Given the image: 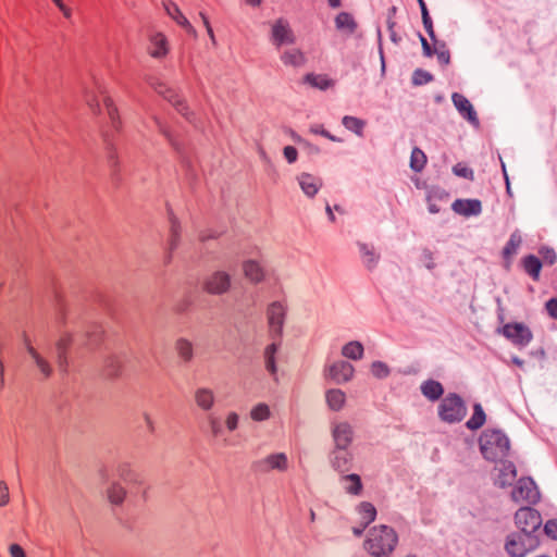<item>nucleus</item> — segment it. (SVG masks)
<instances>
[{"instance_id": "obj_26", "label": "nucleus", "mask_w": 557, "mask_h": 557, "mask_svg": "<svg viewBox=\"0 0 557 557\" xmlns=\"http://www.w3.org/2000/svg\"><path fill=\"white\" fill-rule=\"evenodd\" d=\"M97 94H100L103 97L107 96L104 88L100 84L96 83L95 84V88L84 87V90H83L84 100H85L87 107L95 114H99L100 111H101L100 110V103H99V100L97 98Z\"/></svg>"}, {"instance_id": "obj_53", "label": "nucleus", "mask_w": 557, "mask_h": 557, "mask_svg": "<svg viewBox=\"0 0 557 557\" xmlns=\"http://www.w3.org/2000/svg\"><path fill=\"white\" fill-rule=\"evenodd\" d=\"M453 172L454 174H456L457 176H460V177H463V178H469V180H472L473 178V171L471 169H469L466 164L463 163H457L454 168H453Z\"/></svg>"}, {"instance_id": "obj_28", "label": "nucleus", "mask_w": 557, "mask_h": 557, "mask_svg": "<svg viewBox=\"0 0 557 557\" xmlns=\"http://www.w3.org/2000/svg\"><path fill=\"white\" fill-rule=\"evenodd\" d=\"M116 475L125 483L140 485V475L132 468L128 462H120L115 468Z\"/></svg>"}, {"instance_id": "obj_1", "label": "nucleus", "mask_w": 557, "mask_h": 557, "mask_svg": "<svg viewBox=\"0 0 557 557\" xmlns=\"http://www.w3.org/2000/svg\"><path fill=\"white\" fill-rule=\"evenodd\" d=\"M398 536L395 530L387 525H376L370 529L364 548L374 557L389 555L396 547Z\"/></svg>"}, {"instance_id": "obj_40", "label": "nucleus", "mask_w": 557, "mask_h": 557, "mask_svg": "<svg viewBox=\"0 0 557 557\" xmlns=\"http://www.w3.org/2000/svg\"><path fill=\"white\" fill-rule=\"evenodd\" d=\"M249 417L255 422L267 421L271 418L270 407L265 403H258L250 409Z\"/></svg>"}, {"instance_id": "obj_60", "label": "nucleus", "mask_w": 557, "mask_h": 557, "mask_svg": "<svg viewBox=\"0 0 557 557\" xmlns=\"http://www.w3.org/2000/svg\"><path fill=\"white\" fill-rule=\"evenodd\" d=\"M546 309L548 313L557 319V298H553L546 302Z\"/></svg>"}, {"instance_id": "obj_41", "label": "nucleus", "mask_w": 557, "mask_h": 557, "mask_svg": "<svg viewBox=\"0 0 557 557\" xmlns=\"http://www.w3.org/2000/svg\"><path fill=\"white\" fill-rule=\"evenodd\" d=\"M485 419L486 417L483 407L480 404H476L474 405V412L467 421L466 426L472 431L478 430L484 424Z\"/></svg>"}, {"instance_id": "obj_37", "label": "nucleus", "mask_w": 557, "mask_h": 557, "mask_svg": "<svg viewBox=\"0 0 557 557\" xmlns=\"http://www.w3.org/2000/svg\"><path fill=\"white\" fill-rule=\"evenodd\" d=\"M336 28L339 30H346L348 34L355 33L357 28V23L354 20L352 15L347 12H341L335 17Z\"/></svg>"}, {"instance_id": "obj_9", "label": "nucleus", "mask_w": 557, "mask_h": 557, "mask_svg": "<svg viewBox=\"0 0 557 557\" xmlns=\"http://www.w3.org/2000/svg\"><path fill=\"white\" fill-rule=\"evenodd\" d=\"M495 466L493 469V480L494 484L499 487H506L510 485L516 476H517V470L515 465L506 460L505 457L495 458L494 459Z\"/></svg>"}, {"instance_id": "obj_52", "label": "nucleus", "mask_w": 557, "mask_h": 557, "mask_svg": "<svg viewBox=\"0 0 557 557\" xmlns=\"http://www.w3.org/2000/svg\"><path fill=\"white\" fill-rule=\"evenodd\" d=\"M71 343V337L70 336H64V337H61L58 343H57V348H58V351H59V362H60V367H63V363H64V354H65V350L66 348L69 347Z\"/></svg>"}, {"instance_id": "obj_35", "label": "nucleus", "mask_w": 557, "mask_h": 557, "mask_svg": "<svg viewBox=\"0 0 557 557\" xmlns=\"http://www.w3.org/2000/svg\"><path fill=\"white\" fill-rule=\"evenodd\" d=\"M342 356L351 359L360 360L363 357L364 348L363 345L358 341H351L342 347Z\"/></svg>"}, {"instance_id": "obj_56", "label": "nucleus", "mask_w": 557, "mask_h": 557, "mask_svg": "<svg viewBox=\"0 0 557 557\" xmlns=\"http://www.w3.org/2000/svg\"><path fill=\"white\" fill-rule=\"evenodd\" d=\"M154 122L158 126L159 132L169 140V143L175 147V143L172 138V135L170 134L169 129L163 125V123L158 119L154 117Z\"/></svg>"}, {"instance_id": "obj_49", "label": "nucleus", "mask_w": 557, "mask_h": 557, "mask_svg": "<svg viewBox=\"0 0 557 557\" xmlns=\"http://www.w3.org/2000/svg\"><path fill=\"white\" fill-rule=\"evenodd\" d=\"M307 81L310 83L311 86L317 87L319 89H327L332 86V82L322 75H308Z\"/></svg>"}, {"instance_id": "obj_21", "label": "nucleus", "mask_w": 557, "mask_h": 557, "mask_svg": "<svg viewBox=\"0 0 557 557\" xmlns=\"http://www.w3.org/2000/svg\"><path fill=\"white\" fill-rule=\"evenodd\" d=\"M451 100L458 112L471 124L478 125L479 120L471 102L461 94L454 92Z\"/></svg>"}, {"instance_id": "obj_2", "label": "nucleus", "mask_w": 557, "mask_h": 557, "mask_svg": "<svg viewBox=\"0 0 557 557\" xmlns=\"http://www.w3.org/2000/svg\"><path fill=\"white\" fill-rule=\"evenodd\" d=\"M468 409L463 399L449 393L440 403L437 408L438 417L442 421L453 424L462 421L467 416Z\"/></svg>"}, {"instance_id": "obj_7", "label": "nucleus", "mask_w": 557, "mask_h": 557, "mask_svg": "<svg viewBox=\"0 0 557 557\" xmlns=\"http://www.w3.org/2000/svg\"><path fill=\"white\" fill-rule=\"evenodd\" d=\"M515 523L524 535H535L542 524L540 512L531 507H521L515 515Z\"/></svg>"}, {"instance_id": "obj_24", "label": "nucleus", "mask_w": 557, "mask_h": 557, "mask_svg": "<svg viewBox=\"0 0 557 557\" xmlns=\"http://www.w3.org/2000/svg\"><path fill=\"white\" fill-rule=\"evenodd\" d=\"M25 347L33 359L34 363L36 364L38 371L42 374L45 379H48L52 374V367L50 362L42 357L29 343L27 338H25Z\"/></svg>"}, {"instance_id": "obj_25", "label": "nucleus", "mask_w": 557, "mask_h": 557, "mask_svg": "<svg viewBox=\"0 0 557 557\" xmlns=\"http://www.w3.org/2000/svg\"><path fill=\"white\" fill-rule=\"evenodd\" d=\"M297 181L299 183L301 190L308 197H313L322 186V181L319 177L309 173H301L297 177Z\"/></svg>"}, {"instance_id": "obj_20", "label": "nucleus", "mask_w": 557, "mask_h": 557, "mask_svg": "<svg viewBox=\"0 0 557 557\" xmlns=\"http://www.w3.org/2000/svg\"><path fill=\"white\" fill-rule=\"evenodd\" d=\"M451 209L455 213L469 218L482 212V203L476 199H457L453 202Z\"/></svg>"}, {"instance_id": "obj_18", "label": "nucleus", "mask_w": 557, "mask_h": 557, "mask_svg": "<svg viewBox=\"0 0 557 557\" xmlns=\"http://www.w3.org/2000/svg\"><path fill=\"white\" fill-rule=\"evenodd\" d=\"M193 397L197 408L205 412L211 411L216 403L214 391L206 386L197 387Z\"/></svg>"}, {"instance_id": "obj_38", "label": "nucleus", "mask_w": 557, "mask_h": 557, "mask_svg": "<svg viewBox=\"0 0 557 557\" xmlns=\"http://www.w3.org/2000/svg\"><path fill=\"white\" fill-rule=\"evenodd\" d=\"M522 243V237L519 234V232H513L510 235V238L506 246L503 249V256L507 261H510V259L517 253L520 245Z\"/></svg>"}, {"instance_id": "obj_64", "label": "nucleus", "mask_w": 557, "mask_h": 557, "mask_svg": "<svg viewBox=\"0 0 557 557\" xmlns=\"http://www.w3.org/2000/svg\"><path fill=\"white\" fill-rule=\"evenodd\" d=\"M310 132L315 135L329 136V132L322 125L315 124L310 127Z\"/></svg>"}, {"instance_id": "obj_4", "label": "nucleus", "mask_w": 557, "mask_h": 557, "mask_svg": "<svg viewBox=\"0 0 557 557\" xmlns=\"http://www.w3.org/2000/svg\"><path fill=\"white\" fill-rule=\"evenodd\" d=\"M537 546L536 535H524L518 532L508 535L505 543V549L510 557H524Z\"/></svg>"}, {"instance_id": "obj_23", "label": "nucleus", "mask_w": 557, "mask_h": 557, "mask_svg": "<svg viewBox=\"0 0 557 557\" xmlns=\"http://www.w3.org/2000/svg\"><path fill=\"white\" fill-rule=\"evenodd\" d=\"M281 348V339H273V343L265 346L263 350L264 367L271 375L277 372L276 355Z\"/></svg>"}, {"instance_id": "obj_17", "label": "nucleus", "mask_w": 557, "mask_h": 557, "mask_svg": "<svg viewBox=\"0 0 557 557\" xmlns=\"http://www.w3.org/2000/svg\"><path fill=\"white\" fill-rule=\"evenodd\" d=\"M150 85L160 96L170 101L182 115L189 117L188 107L171 88L161 82H152Z\"/></svg>"}, {"instance_id": "obj_50", "label": "nucleus", "mask_w": 557, "mask_h": 557, "mask_svg": "<svg viewBox=\"0 0 557 557\" xmlns=\"http://www.w3.org/2000/svg\"><path fill=\"white\" fill-rule=\"evenodd\" d=\"M239 414L235 411H228L225 416V420H224V423H225V428L227 429V431L230 432H234L235 430H237L238 425H239Z\"/></svg>"}, {"instance_id": "obj_44", "label": "nucleus", "mask_w": 557, "mask_h": 557, "mask_svg": "<svg viewBox=\"0 0 557 557\" xmlns=\"http://www.w3.org/2000/svg\"><path fill=\"white\" fill-rule=\"evenodd\" d=\"M170 221H171V228H170L171 237H170L169 246H170V250L173 251L177 248V246L180 244L181 224L175 216H172Z\"/></svg>"}, {"instance_id": "obj_62", "label": "nucleus", "mask_w": 557, "mask_h": 557, "mask_svg": "<svg viewBox=\"0 0 557 557\" xmlns=\"http://www.w3.org/2000/svg\"><path fill=\"white\" fill-rule=\"evenodd\" d=\"M544 261L548 264H554L557 260V255L553 249H546L543 255Z\"/></svg>"}, {"instance_id": "obj_61", "label": "nucleus", "mask_w": 557, "mask_h": 557, "mask_svg": "<svg viewBox=\"0 0 557 557\" xmlns=\"http://www.w3.org/2000/svg\"><path fill=\"white\" fill-rule=\"evenodd\" d=\"M9 550L12 557H26L24 549L18 544H12Z\"/></svg>"}, {"instance_id": "obj_13", "label": "nucleus", "mask_w": 557, "mask_h": 557, "mask_svg": "<svg viewBox=\"0 0 557 557\" xmlns=\"http://www.w3.org/2000/svg\"><path fill=\"white\" fill-rule=\"evenodd\" d=\"M325 375L337 384L349 382L355 374L352 364L345 360H337L325 368Z\"/></svg>"}, {"instance_id": "obj_58", "label": "nucleus", "mask_w": 557, "mask_h": 557, "mask_svg": "<svg viewBox=\"0 0 557 557\" xmlns=\"http://www.w3.org/2000/svg\"><path fill=\"white\" fill-rule=\"evenodd\" d=\"M423 26L432 40H435L433 23L430 15L422 17Z\"/></svg>"}, {"instance_id": "obj_6", "label": "nucleus", "mask_w": 557, "mask_h": 557, "mask_svg": "<svg viewBox=\"0 0 557 557\" xmlns=\"http://www.w3.org/2000/svg\"><path fill=\"white\" fill-rule=\"evenodd\" d=\"M232 276L228 272L216 270L207 275L202 282V289L209 295L221 296L231 290Z\"/></svg>"}, {"instance_id": "obj_8", "label": "nucleus", "mask_w": 557, "mask_h": 557, "mask_svg": "<svg viewBox=\"0 0 557 557\" xmlns=\"http://www.w3.org/2000/svg\"><path fill=\"white\" fill-rule=\"evenodd\" d=\"M333 448H349L355 438L352 425L343 420H335L330 426Z\"/></svg>"}, {"instance_id": "obj_42", "label": "nucleus", "mask_w": 557, "mask_h": 557, "mask_svg": "<svg viewBox=\"0 0 557 557\" xmlns=\"http://www.w3.org/2000/svg\"><path fill=\"white\" fill-rule=\"evenodd\" d=\"M343 125L354 132L358 136L363 135V128L366 126V122L359 117L345 115L342 120Z\"/></svg>"}, {"instance_id": "obj_48", "label": "nucleus", "mask_w": 557, "mask_h": 557, "mask_svg": "<svg viewBox=\"0 0 557 557\" xmlns=\"http://www.w3.org/2000/svg\"><path fill=\"white\" fill-rule=\"evenodd\" d=\"M411 79L414 86H421L432 82L433 75L424 70L417 69L413 72Z\"/></svg>"}, {"instance_id": "obj_14", "label": "nucleus", "mask_w": 557, "mask_h": 557, "mask_svg": "<svg viewBox=\"0 0 557 557\" xmlns=\"http://www.w3.org/2000/svg\"><path fill=\"white\" fill-rule=\"evenodd\" d=\"M169 52L170 45L166 36L160 32L151 33L148 37L147 53L156 60H162Z\"/></svg>"}, {"instance_id": "obj_46", "label": "nucleus", "mask_w": 557, "mask_h": 557, "mask_svg": "<svg viewBox=\"0 0 557 557\" xmlns=\"http://www.w3.org/2000/svg\"><path fill=\"white\" fill-rule=\"evenodd\" d=\"M207 424L212 437L218 438L223 433L221 420L218 416L209 413L207 416Z\"/></svg>"}, {"instance_id": "obj_51", "label": "nucleus", "mask_w": 557, "mask_h": 557, "mask_svg": "<svg viewBox=\"0 0 557 557\" xmlns=\"http://www.w3.org/2000/svg\"><path fill=\"white\" fill-rule=\"evenodd\" d=\"M106 369L110 376H115L120 373L121 362L117 357L111 356L106 360Z\"/></svg>"}, {"instance_id": "obj_54", "label": "nucleus", "mask_w": 557, "mask_h": 557, "mask_svg": "<svg viewBox=\"0 0 557 557\" xmlns=\"http://www.w3.org/2000/svg\"><path fill=\"white\" fill-rule=\"evenodd\" d=\"M283 154L288 163H295L298 158V151L293 146H286L283 149Z\"/></svg>"}, {"instance_id": "obj_31", "label": "nucleus", "mask_w": 557, "mask_h": 557, "mask_svg": "<svg viewBox=\"0 0 557 557\" xmlns=\"http://www.w3.org/2000/svg\"><path fill=\"white\" fill-rule=\"evenodd\" d=\"M107 498L111 505L121 506L127 496V491L121 483L113 481L107 488Z\"/></svg>"}, {"instance_id": "obj_34", "label": "nucleus", "mask_w": 557, "mask_h": 557, "mask_svg": "<svg viewBox=\"0 0 557 557\" xmlns=\"http://www.w3.org/2000/svg\"><path fill=\"white\" fill-rule=\"evenodd\" d=\"M359 251L361 253L362 262L363 264L369 269L373 270L380 259V255L374 251V248L372 246H369L364 243L358 244Z\"/></svg>"}, {"instance_id": "obj_11", "label": "nucleus", "mask_w": 557, "mask_h": 557, "mask_svg": "<svg viewBox=\"0 0 557 557\" xmlns=\"http://www.w3.org/2000/svg\"><path fill=\"white\" fill-rule=\"evenodd\" d=\"M329 463L337 473L346 474L352 469L354 454L349 448H332L329 454Z\"/></svg>"}, {"instance_id": "obj_36", "label": "nucleus", "mask_w": 557, "mask_h": 557, "mask_svg": "<svg viewBox=\"0 0 557 557\" xmlns=\"http://www.w3.org/2000/svg\"><path fill=\"white\" fill-rule=\"evenodd\" d=\"M522 263H523L524 271L533 280H535V281L539 280L540 272H541V269H542L541 260L537 257L533 256V255H529V256L523 258Z\"/></svg>"}, {"instance_id": "obj_19", "label": "nucleus", "mask_w": 557, "mask_h": 557, "mask_svg": "<svg viewBox=\"0 0 557 557\" xmlns=\"http://www.w3.org/2000/svg\"><path fill=\"white\" fill-rule=\"evenodd\" d=\"M245 278L252 284H260L265 280V270L261 263L255 259H247L242 264Z\"/></svg>"}, {"instance_id": "obj_59", "label": "nucleus", "mask_w": 557, "mask_h": 557, "mask_svg": "<svg viewBox=\"0 0 557 557\" xmlns=\"http://www.w3.org/2000/svg\"><path fill=\"white\" fill-rule=\"evenodd\" d=\"M436 57L437 61L443 65H447L450 62V54L445 46H443V51H437Z\"/></svg>"}, {"instance_id": "obj_30", "label": "nucleus", "mask_w": 557, "mask_h": 557, "mask_svg": "<svg viewBox=\"0 0 557 557\" xmlns=\"http://www.w3.org/2000/svg\"><path fill=\"white\" fill-rule=\"evenodd\" d=\"M325 401L332 411H341L346 404V394L339 388H331L325 392Z\"/></svg>"}, {"instance_id": "obj_5", "label": "nucleus", "mask_w": 557, "mask_h": 557, "mask_svg": "<svg viewBox=\"0 0 557 557\" xmlns=\"http://www.w3.org/2000/svg\"><path fill=\"white\" fill-rule=\"evenodd\" d=\"M270 41L280 49L283 46L294 45L296 42V35L289 22L280 17L270 23Z\"/></svg>"}, {"instance_id": "obj_45", "label": "nucleus", "mask_w": 557, "mask_h": 557, "mask_svg": "<svg viewBox=\"0 0 557 557\" xmlns=\"http://www.w3.org/2000/svg\"><path fill=\"white\" fill-rule=\"evenodd\" d=\"M103 104L107 108L108 115L110 117L112 127L115 129L120 128L119 113L117 109L113 103V100L109 96H104Z\"/></svg>"}, {"instance_id": "obj_15", "label": "nucleus", "mask_w": 557, "mask_h": 557, "mask_svg": "<svg viewBox=\"0 0 557 557\" xmlns=\"http://www.w3.org/2000/svg\"><path fill=\"white\" fill-rule=\"evenodd\" d=\"M502 333L518 346L528 345L533 337L530 329L522 323L506 324L502 329Z\"/></svg>"}, {"instance_id": "obj_32", "label": "nucleus", "mask_w": 557, "mask_h": 557, "mask_svg": "<svg viewBox=\"0 0 557 557\" xmlns=\"http://www.w3.org/2000/svg\"><path fill=\"white\" fill-rule=\"evenodd\" d=\"M174 348H175L177 356L184 362H190L194 359V344L188 338H185V337L177 338L175 341Z\"/></svg>"}, {"instance_id": "obj_27", "label": "nucleus", "mask_w": 557, "mask_h": 557, "mask_svg": "<svg viewBox=\"0 0 557 557\" xmlns=\"http://www.w3.org/2000/svg\"><path fill=\"white\" fill-rule=\"evenodd\" d=\"M281 61L285 66L301 67L306 63L305 53L298 48L286 49L281 54Z\"/></svg>"}, {"instance_id": "obj_16", "label": "nucleus", "mask_w": 557, "mask_h": 557, "mask_svg": "<svg viewBox=\"0 0 557 557\" xmlns=\"http://www.w3.org/2000/svg\"><path fill=\"white\" fill-rule=\"evenodd\" d=\"M509 449L508 436L499 429L490 430V454L493 453L495 458L506 457Z\"/></svg>"}, {"instance_id": "obj_39", "label": "nucleus", "mask_w": 557, "mask_h": 557, "mask_svg": "<svg viewBox=\"0 0 557 557\" xmlns=\"http://www.w3.org/2000/svg\"><path fill=\"white\" fill-rule=\"evenodd\" d=\"M357 511L360 515L361 522L364 523V525H369L371 522L375 520L376 509L369 502L360 503L359 506L357 507Z\"/></svg>"}, {"instance_id": "obj_3", "label": "nucleus", "mask_w": 557, "mask_h": 557, "mask_svg": "<svg viewBox=\"0 0 557 557\" xmlns=\"http://www.w3.org/2000/svg\"><path fill=\"white\" fill-rule=\"evenodd\" d=\"M288 307L284 300H274L267 307L265 317L269 334L272 339H281L286 321Z\"/></svg>"}, {"instance_id": "obj_55", "label": "nucleus", "mask_w": 557, "mask_h": 557, "mask_svg": "<svg viewBox=\"0 0 557 557\" xmlns=\"http://www.w3.org/2000/svg\"><path fill=\"white\" fill-rule=\"evenodd\" d=\"M544 531L549 537L557 540V520H548L544 525Z\"/></svg>"}, {"instance_id": "obj_47", "label": "nucleus", "mask_w": 557, "mask_h": 557, "mask_svg": "<svg viewBox=\"0 0 557 557\" xmlns=\"http://www.w3.org/2000/svg\"><path fill=\"white\" fill-rule=\"evenodd\" d=\"M371 373L376 379H385L389 375L391 369L389 367L382 361H373L371 363Z\"/></svg>"}, {"instance_id": "obj_33", "label": "nucleus", "mask_w": 557, "mask_h": 557, "mask_svg": "<svg viewBox=\"0 0 557 557\" xmlns=\"http://www.w3.org/2000/svg\"><path fill=\"white\" fill-rule=\"evenodd\" d=\"M341 482L344 484L346 493L351 495H360L362 492V482L360 475L356 473L343 474Z\"/></svg>"}, {"instance_id": "obj_22", "label": "nucleus", "mask_w": 557, "mask_h": 557, "mask_svg": "<svg viewBox=\"0 0 557 557\" xmlns=\"http://www.w3.org/2000/svg\"><path fill=\"white\" fill-rule=\"evenodd\" d=\"M164 10L166 14L175 21L181 27H183L188 34L194 37L197 36V32L194 26L189 23L186 16L182 13L176 3L172 1H166L163 3Z\"/></svg>"}, {"instance_id": "obj_10", "label": "nucleus", "mask_w": 557, "mask_h": 557, "mask_svg": "<svg viewBox=\"0 0 557 557\" xmlns=\"http://www.w3.org/2000/svg\"><path fill=\"white\" fill-rule=\"evenodd\" d=\"M540 491L531 478H521L511 492V498L516 503L528 502L535 504L540 500Z\"/></svg>"}, {"instance_id": "obj_57", "label": "nucleus", "mask_w": 557, "mask_h": 557, "mask_svg": "<svg viewBox=\"0 0 557 557\" xmlns=\"http://www.w3.org/2000/svg\"><path fill=\"white\" fill-rule=\"evenodd\" d=\"M9 503V488L4 481H0V507Z\"/></svg>"}, {"instance_id": "obj_12", "label": "nucleus", "mask_w": 557, "mask_h": 557, "mask_svg": "<svg viewBox=\"0 0 557 557\" xmlns=\"http://www.w3.org/2000/svg\"><path fill=\"white\" fill-rule=\"evenodd\" d=\"M253 467L262 473L270 471L285 472L288 469V458L285 453H274L257 460Z\"/></svg>"}, {"instance_id": "obj_43", "label": "nucleus", "mask_w": 557, "mask_h": 557, "mask_svg": "<svg viewBox=\"0 0 557 557\" xmlns=\"http://www.w3.org/2000/svg\"><path fill=\"white\" fill-rule=\"evenodd\" d=\"M426 163V156L419 148H413L410 156V168L414 172H421Z\"/></svg>"}, {"instance_id": "obj_29", "label": "nucleus", "mask_w": 557, "mask_h": 557, "mask_svg": "<svg viewBox=\"0 0 557 557\" xmlns=\"http://www.w3.org/2000/svg\"><path fill=\"white\" fill-rule=\"evenodd\" d=\"M422 395L431 401L438 400L444 394L443 385L435 380H426L420 385Z\"/></svg>"}, {"instance_id": "obj_63", "label": "nucleus", "mask_w": 557, "mask_h": 557, "mask_svg": "<svg viewBox=\"0 0 557 557\" xmlns=\"http://www.w3.org/2000/svg\"><path fill=\"white\" fill-rule=\"evenodd\" d=\"M420 40H421V45H422V49H423L424 55L432 57L433 55V49L431 48V46L428 42V40L423 36H421V35H420Z\"/></svg>"}]
</instances>
